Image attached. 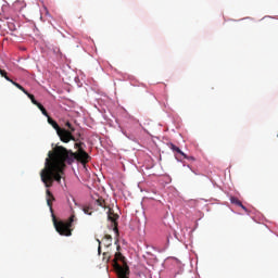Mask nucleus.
<instances>
[{"instance_id":"nucleus-1","label":"nucleus","mask_w":278,"mask_h":278,"mask_svg":"<svg viewBox=\"0 0 278 278\" xmlns=\"http://www.w3.org/2000/svg\"><path fill=\"white\" fill-rule=\"evenodd\" d=\"M75 149L77 151L73 152L62 146H56L52 152L48 153L45 168L40 172L41 181L46 188H51L54 181H58V184L62 181V174L66 164H73L75 160L80 164L90 162V155L84 151V142L75 143Z\"/></svg>"},{"instance_id":"nucleus-2","label":"nucleus","mask_w":278,"mask_h":278,"mask_svg":"<svg viewBox=\"0 0 278 278\" xmlns=\"http://www.w3.org/2000/svg\"><path fill=\"white\" fill-rule=\"evenodd\" d=\"M113 268L118 278H129V266L125 262V256L121 252L115 253Z\"/></svg>"},{"instance_id":"nucleus-3","label":"nucleus","mask_w":278,"mask_h":278,"mask_svg":"<svg viewBox=\"0 0 278 278\" xmlns=\"http://www.w3.org/2000/svg\"><path fill=\"white\" fill-rule=\"evenodd\" d=\"M73 223H75V215H71L67 222L58 220L55 216H53V225L60 236H72Z\"/></svg>"},{"instance_id":"nucleus-4","label":"nucleus","mask_w":278,"mask_h":278,"mask_svg":"<svg viewBox=\"0 0 278 278\" xmlns=\"http://www.w3.org/2000/svg\"><path fill=\"white\" fill-rule=\"evenodd\" d=\"M48 123L49 125H51V127H53V129H55L61 142L68 143L71 142V140H73L74 142H77V139L75 138V136H72L71 132L65 128L60 127L58 122L51 118V116H48Z\"/></svg>"},{"instance_id":"nucleus-5","label":"nucleus","mask_w":278,"mask_h":278,"mask_svg":"<svg viewBox=\"0 0 278 278\" xmlns=\"http://www.w3.org/2000/svg\"><path fill=\"white\" fill-rule=\"evenodd\" d=\"M108 218L114 225L113 231H115V233H118V223H116V220H118V215L114 214V211L112 208H109Z\"/></svg>"},{"instance_id":"nucleus-6","label":"nucleus","mask_w":278,"mask_h":278,"mask_svg":"<svg viewBox=\"0 0 278 278\" xmlns=\"http://www.w3.org/2000/svg\"><path fill=\"white\" fill-rule=\"evenodd\" d=\"M47 194V205L50 207V212H53V201H55V197H53V193L49 189L46 191Z\"/></svg>"},{"instance_id":"nucleus-7","label":"nucleus","mask_w":278,"mask_h":278,"mask_svg":"<svg viewBox=\"0 0 278 278\" xmlns=\"http://www.w3.org/2000/svg\"><path fill=\"white\" fill-rule=\"evenodd\" d=\"M169 148L172 149V151H175L176 153H179V155L184 156V160H192L194 161V156H187L186 153H184V151H181V149H179L177 146L170 143Z\"/></svg>"},{"instance_id":"nucleus-8","label":"nucleus","mask_w":278,"mask_h":278,"mask_svg":"<svg viewBox=\"0 0 278 278\" xmlns=\"http://www.w3.org/2000/svg\"><path fill=\"white\" fill-rule=\"evenodd\" d=\"M230 203H232L233 205H238V207H242L244 210V212H247V206H244L238 198L231 197Z\"/></svg>"},{"instance_id":"nucleus-9","label":"nucleus","mask_w":278,"mask_h":278,"mask_svg":"<svg viewBox=\"0 0 278 278\" xmlns=\"http://www.w3.org/2000/svg\"><path fill=\"white\" fill-rule=\"evenodd\" d=\"M104 247H112V236L105 235L103 238Z\"/></svg>"},{"instance_id":"nucleus-10","label":"nucleus","mask_w":278,"mask_h":278,"mask_svg":"<svg viewBox=\"0 0 278 278\" xmlns=\"http://www.w3.org/2000/svg\"><path fill=\"white\" fill-rule=\"evenodd\" d=\"M65 127H67V130L71 136H73V134H75L76 129H75V126H73V124H71V122H66L65 123Z\"/></svg>"},{"instance_id":"nucleus-11","label":"nucleus","mask_w":278,"mask_h":278,"mask_svg":"<svg viewBox=\"0 0 278 278\" xmlns=\"http://www.w3.org/2000/svg\"><path fill=\"white\" fill-rule=\"evenodd\" d=\"M25 94H26V97H28V99H30V101L34 105H38L40 103L37 101V99L34 97V94L29 93L28 91Z\"/></svg>"},{"instance_id":"nucleus-12","label":"nucleus","mask_w":278,"mask_h":278,"mask_svg":"<svg viewBox=\"0 0 278 278\" xmlns=\"http://www.w3.org/2000/svg\"><path fill=\"white\" fill-rule=\"evenodd\" d=\"M12 85L15 86V88L21 90L22 92H24V94H27V90L23 86H21V84L16 83V81H12Z\"/></svg>"},{"instance_id":"nucleus-13","label":"nucleus","mask_w":278,"mask_h":278,"mask_svg":"<svg viewBox=\"0 0 278 278\" xmlns=\"http://www.w3.org/2000/svg\"><path fill=\"white\" fill-rule=\"evenodd\" d=\"M37 108H38V110H40V112L43 114V116H47V118H48L49 113L47 112V109H45V106L40 103L37 105Z\"/></svg>"},{"instance_id":"nucleus-14","label":"nucleus","mask_w":278,"mask_h":278,"mask_svg":"<svg viewBox=\"0 0 278 278\" xmlns=\"http://www.w3.org/2000/svg\"><path fill=\"white\" fill-rule=\"evenodd\" d=\"M92 207H90V206H85V207H83V212L85 213V214H87L88 216H92Z\"/></svg>"},{"instance_id":"nucleus-15","label":"nucleus","mask_w":278,"mask_h":278,"mask_svg":"<svg viewBox=\"0 0 278 278\" xmlns=\"http://www.w3.org/2000/svg\"><path fill=\"white\" fill-rule=\"evenodd\" d=\"M97 203H98V205H99L100 207H105V200H103V199H98V200H97Z\"/></svg>"},{"instance_id":"nucleus-16","label":"nucleus","mask_w":278,"mask_h":278,"mask_svg":"<svg viewBox=\"0 0 278 278\" xmlns=\"http://www.w3.org/2000/svg\"><path fill=\"white\" fill-rule=\"evenodd\" d=\"M97 242H98V244H99V247H98V253H99V255H101V240L97 239Z\"/></svg>"},{"instance_id":"nucleus-17","label":"nucleus","mask_w":278,"mask_h":278,"mask_svg":"<svg viewBox=\"0 0 278 278\" xmlns=\"http://www.w3.org/2000/svg\"><path fill=\"white\" fill-rule=\"evenodd\" d=\"M0 75H1V77H7L8 72H5L4 70H0Z\"/></svg>"},{"instance_id":"nucleus-18","label":"nucleus","mask_w":278,"mask_h":278,"mask_svg":"<svg viewBox=\"0 0 278 278\" xmlns=\"http://www.w3.org/2000/svg\"><path fill=\"white\" fill-rule=\"evenodd\" d=\"M4 79H7V81H10L11 84H12V81H14V80H12V78L8 77V75L4 77Z\"/></svg>"},{"instance_id":"nucleus-19","label":"nucleus","mask_w":278,"mask_h":278,"mask_svg":"<svg viewBox=\"0 0 278 278\" xmlns=\"http://www.w3.org/2000/svg\"><path fill=\"white\" fill-rule=\"evenodd\" d=\"M4 79H7V81H10L11 84H12V81H14V80H12V78L8 77V75L4 77Z\"/></svg>"},{"instance_id":"nucleus-20","label":"nucleus","mask_w":278,"mask_h":278,"mask_svg":"<svg viewBox=\"0 0 278 278\" xmlns=\"http://www.w3.org/2000/svg\"><path fill=\"white\" fill-rule=\"evenodd\" d=\"M117 251H121V245H117Z\"/></svg>"}]
</instances>
